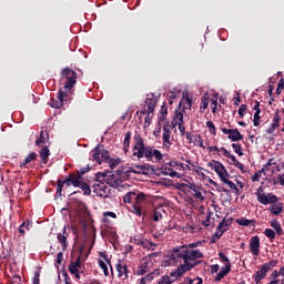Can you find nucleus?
Returning a JSON list of instances; mask_svg holds the SVG:
<instances>
[{"label":"nucleus","instance_id":"64","mask_svg":"<svg viewBox=\"0 0 284 284\" xmlns=\"http://www.w3.org/2000/svg\"><path fill=\"white\" fill-rule=\"evenodd\" d=\"M41 274L39 272H36L34 277H33V284H41L39 277Z\"/></svg>","mask_w":284,"mask_h":284},{"label":"nucleus","instance_id":"60","mask_svg":"<svg viewBox=\"0 0 284 284\" xmlns=\"http://www.w3.org/2000/svg\"><path fill=\"white\" fill-rule=\"evenodd\" d=\"M136 168V170H141L142 172L143 171H150V168H152V165H150V164H143V165H136L135 166Z\"/></svg>","mask_w":284,"mask_h":284},{"label":"nucleus","instance_id":"32","mask_svg":"<svg viewBox=\"0 0 284 284\" xmlns=\"http://www.w3.org/2000/svg\"><path fill=\"white\" fill-rule=\"evenodd\" d=\"M69 272L73 275V276H75V278H81V274L79 273V268H78V266H74V265H72V264H70L69 265Z\"/></svg>","mask_w":284,"mask_h":284},{"label":"nucleus","instance_id":"40","mask_svg":"<svg viewBox=\"0 0 284 284\" xmlns=\"http://www.w3.org/2000/svg\"><path fill=\"white\" fill-rule=\"evenodd\" d=\"M148 272H150V268H148V265L142 264L138 268V276H143V274H148Z\"/></svg>","mask_w":284,"mask_h":284},{"label":"nucleus","instance_id":"42","mask_svg":"<svg viewBox=\"0 0 284 284\" xmlns=\"http://www.w3.org/2000/svg\"><path fill=\"white\" fill-rule=\"evenodd\" d=\"M143 201H145V193L143 192L135 193V203H138L139 205L140 203H143Z\"/></svg>","mask_w":284,"mask_h":284},{"label":"nucleus","instance_id":"13","mask_svg":"<svg viewBox=\"0 0 284 284\" xmlns=\"http://www.w3.org/2000/svg\"><path fill=\"white\" fill-rule=\"evenodd\" d=\"M115 270L118 272V277L121 280V281H128V265L119 262L116 265H115Z\"/></svg>","mask_w":284,"mask_h":284},{"label":"nucleus","instance_id":"38","mask_svg":"<svg viewBox=\"0 0 284 284\" xmlns=\"http://www.w3.org/2000/svg\"><path fill=\"white\" fill-rule=\"evenodd\" d=\"M160 112H161L160 121H165V119L168 116V104L163 103Z\"/></svg>","mask_w":284,"mask_h":284},{"label":"nucleus","instance_id":"14","mask_svg":"<svg viewBox=\"0 0 284 284\" xmlns=\"http://www.w3.org/2000/svg\"><path fill=\"white\" fill-rule=\"evenodd\" d=\"M277 128H281V115H278V111L275 112L273 116V122L271 124V128L266 130V134H274Z\"/></svg>","mask_w":284,"mask_h":284},{"label":"nucleus","instance_id":"51","mask_svg":"<svg viewBox=\"0 0 284 284\" xmlns=\"http://www.w3.org/2000/svg\"><path fill=\"white\" fill-rule=\"evenodd\" d=\"M246 112H247V105L241 104V106L239 109V115L241 116V119H243L245 116Z\"/></svg>","mask_w":284,"mask_h":284},{"label":"nucleus","instance_id":"3","mask_svg":"<svg viewBox=\"0 0 284 284\" xmlns=\"http://www.w3.org/2000/svg\"><path fill=\"white\" fill-rule=\"evenodd\" d=\"M61 81L64 82L63 89L59 90L58 100H52L51 108H63V101H68V91L72 90L77 85V79L79 75L69 67L61 70Z\"/></svg>","mask_w":284,"mask_h":284},{"label":"nucleus","instance_id":"46","mask_svg":"<svg viewBox=\"0 0 284 284\" xmlns=\"http://www.w3.org/2000/svg\"><path fill=\"white\" fill-rule=\"evenodd\" d=\"M206 128H209V131L211 134L216 135V126L214 125V122L207 121L206 122Z\"/></svg>","mask_w":284,"mask_h":284},{"label":"nucleus","instance_id":"29","mask_svg":"<svg viewBox=\"0 0 284 284\" xmlns=\"http://www.w3.org/2000/svg\"><path fill=\"white\" fill-rule=\"evenodd\" d=\"M36 145L37 148H43V145H45V134L43 131L40 132V135L36 141Z\"/></svg>","mask_w":284,"mask_h":284},{"label":"nucleus","instance_id":"35","mask_svg":"<svg viewBox=\"0 0 284 284\" xmlns=\"http://www.w3.org/2000/svg\"><path fill=\"white\" fill-rule=\"evenodd\" d=\"M98 264H99V267L101 270H103L104 276H110V271L108 270V264H105V262H103L102 260H99Z\"/></svg>","mask_w":284,"mask_h":284},{"label":"nucleus","instance_id":"25","mask_svg":"<svg viewBox=\"0 0 284 284\" xmlns=\"http://www.w3.org/2000/svg\"><path fill=\"white\" fill-rule=\"evenodd\" d=\"M132 139V132H126L125 138H124V142H123V152L124 154H128V152H130V141Z\"/></svg>","mask_w":284,"mask_h":284},{"label":"nucleus","instance_id":"18","mask_svg":"<svg viewBox=\"0 0 284 284\" xmlns=\"http://www.w3.org/2000/svg\"><path fill=\"white\" fill-rule=\"evenodd\" d=\"M57 239L58 243L62 245V250H68V232H65V226L63 227V232L58 234Z\"/></svg>","mask_w":284,"mask_h":284},{"label":"nucleus","instance_id":"4","mask_svg":"<svg viewBox=\"0 0 284 284\" xmlns=\"http://www.w3.org/2000/svg\"><path fill=\"white\" fill-rule=\"evenodd\" d=\"M92 161L101 165L102 163H110V151H108L103 145L98 144L92 151Z\"/></svg>","mask_w":284,"mask_h":284},{"label":"nucleus","instance_id":"37","mask_svg":"<svg viewBox=\"0 0 284 284\" xmlns=\"http://www.w3.org/2000/svg\"><path fill=\"white\" fill-rule=\"evenodd\" d=\"M264 234L267 239H270V241H274V239H276V233L272 229H265Z\"/></svg>","mask_w":284,"mask_h":284},{"label":"nucleus","instance_id":"45","mask_svg":"<svg viewBox=\"0 0 284 284\" xmlns=\"http://www.w3.org/2000/svg\"><path fill=\"white\" fill-rule=\"evenodd\" d=\"M100 256L101 258H104L106 261L108 265H110L111 274H114V270L112 268V262L110 261V257H108V254L100 252Z\"/></svg>","mask_w":284,"mask_h":284},{"label":"nucleus","instance_id":"10","mask_svg":"<svg viewBox=\"0 0 284 284\" xmlns=\"http://www.w3.org/2000/svg\"><path fill=\"white\" fill-rule=\"evenodd\" d=\"M223 134H229L227 139L232 141L233 143L236 141H243V134L239 131V129H225L222 128Z\"/></svg>","mask_w":284,"mask_h":284},{"label":"nucleus","instance_id":"23","mask_svg":"<svg viewBox=\"0 0 284 284\" xmlns=\"http://www.w3.org/2000/svg\"><path fill=\"white\" fill-rule=\"evenodd\" d=\"M39 154L42 163H48V159L50 158V149H48V146H42Z\"/></svg>","mask_w":284,"mask_h":284},{"label":"nucleus","instance_id":"15","mask_svg":"<svg viewBox=\"0 0 284 284\" xmlns=\"http://www.w3.org/2000/svg\"><path fill=\"white\" fill-rule=\"evenodd\" d=\"M171 136H172V131H170V128L164 126L163 128L162 141H163V146L166 150H170V148L172 145V141H170Z\"/></svg>","mask_w":284,"mask_h":284},{"label":"nucleus","instance_id":"58","mask_svg":"<svg viewBox=\"0 0 284 284\" xmlns=\"http://www.w3.org/2000/svg\"><path fill=\"white\" fill-rule=\"evenodd\" d=\"M194 192H195L194 193L195 199H197L199 201H205V196H203V193H201V191H199V189L195 190Z\"/></svg>","mask_w":284,"mask_h":284},{"label":"nucleus","instance_id":"30","mask_svg":"<svg viewBox=\"0 0 284 284\" xmlns=\"http://www.w3.org/2000/svg\"><path fill=\"white\" fill-rule=\"evenodd\" d=\"M221 151L223 152V156H225V159H231V161H233V163L239 162V160H236V156L232 155V153H230V151H227V149L222 146Z\"/></svg>","mask_w":284,"mask_h":284},{"label":"nucleus","instance_id":"31","mask_svg":"<svg viewBox=\"0 0 284 284\" xmlns=\"http://www.w3.org/2000/svg\"><path fill=\"white\" fill-rule=\"evenodd\" d=\"M222 183H225L226 185H229V187L231 190H234L235 192H239V187L236 186V184L234 182H232V180L227 179V176H225L222 180Z\"/></svg>","mask_w":284,"mask_h":284},{"label":"nucleus","instance_id":"62","mask_svg":"<svg viewBox=\"0 0 284 284\" xmlns=\"http://www.w3.org/2000/svg\"><path fill=\"white\" fill-rule=\"evenodd\" d=\"M143 240L144 239L141 237V236H134L133 240H132V243H134V245H141Z\"/></svg>","mask_w":284,"mask_h":284},{"label":"nucleus","instance_id":"8","mask_svg":"<svg viewBox=\"0 0 284 284\" xmlns=\"http://www.w3.org/2000/svg\"><path fill=\"white\" fill-rule=\"evenodd\" d=\"M154 93H149L145 99V105L141 111V114H152L154 108H156V99H154Z\"/></svg>","mask_w":284,"mask_h":284},{"label":"nucleus","instance_id":"26","mask_svg":"<svg viewBox=\"0 0 284 284\" xmlns=\"http://www.w3.org/2000/svg\"><path fill=\"white\" fill-rule=\"evenodd\" d=\"M271 227H273V230H275L277 236L283 235V227L281 226V223L278 221L272 220Z\"/></svg>","mask_w":284,"mask_h":284},{"label":"nucleus","instance_id":"22","mask_svg":"<svg viewBox=\"0 0 284 284\" xmlns=\"http://www.w3.org/2000/svg\"><path fill=\"white\" fill-rule=\"evenodd\" d=\"M37 156L38 155L34 152L29 153L26 156L24 161L20 163V168H27L28 163H32V162L37 161Z\"/></svg>","mask_w":284,"mask_h":284},{"label":"nucleus","instance_id":"50","mask_svg":"<svg viewBox=\"0 0 284 284\" xmlns=\"http://www.w3.org/2000/svg\"><path fill=\"white\" fill-rule=\"evenodd\" d=\"M207 105H210V101L207 98V93H205L202 98L201 108H203V110H206Z\"/></svg>","mask_w":284,"mask_h":284},{"label":"nucleus","instance_id":"39","mask_svg":"<svg viewBox=\"0 0 284 284\" xmlns=\"http://www.w3.org/2000/svg\"><path fill=\"white\" fill-rule=\"evenodd\" d=\"M108 174L106 173H97L95 174V181L98 183H105Z\"/></svg>","mask_w":284,"mask_h":284},{"label":"nucleus","instance_id":"33","mask_svg":"<svg viewBox=\"0 0 284 284\" xmlns=\"http://www.w3.org/2000/svg\"><path fill=\"white\" fill-rule=\"evenodd\" d=\"M271 214H274V216H278L281 212H283V206L276 204L270 209Z\"/></svg>","mask_w":284,"mask_h":284},{"label":"nucleus","instance_id":"52","mask_svg":"<svg viewBox=\"0 0 284 284\" xmlns=\"http://www.w3.org/2000/svg\"><path fill=\"white\" fill-rule=\"evenodd\" d=\"M284 90V79H281L277 83V88H276V94H281Z\"/></svg>","mask_w":284,"mask_h":284},{"label":"nucleus","instance_id":"53","mask_svg":"<svg viewBox=\"0 0 284 284\" xmlns=\"http://www.w3.org/2000/svg\"><path fill=\"white\" fill-rule=\"evenodd\" d=\"M221 236H223V234H221V232L216 229V232L214 233V235L211 239V243H216V241L221 240Z\"/></svg>","mask_w":284,"mask_h":284},{"label":"nucleus","instance_id":"54","mask_svg":"<svg viewBox=\"0 0 284 284\" xmlns=\"http://www.w3.org/2000/svg\"><path fill=\"white\" fill-rule=\"evenodd\" d=\"M103 216L104 223H108V216H111V219H116V213L108 211L103 213Z\"/></svg>","mask_w":284,"mask_h":284},{"label":"nucleus","instance_id":"1","mask_svg":"<svg viewBox=\"0 0 284 284\" xmlns=\"http://www.w3.org/2000/svg\"><path fill=\"white\" fill-rule=\"evenodd\" d=\"M201 244V242H195L173 248L172 253L169 254L166 263L168 265H176L180 263V265L175 271L171 272V276L174 278H181L183 274L190 272V270H193L196 265H201V261L196 260L203 258V252H201V250H194Z\"/></svg>","mask_w":284,"mask_h":284},{"label":"nucleus","instance_id":"61","mask_svg":"<svg viewBox=\"0 0 284 284\" xmlns=\"http://www.w3.org/2000/svg\"><path fill=\"white\" fill-rule=\"evenodd\" d=\"M232 221H233V219L232 217H230V219H223L222 220V223L227 227V230H230V226L232 225Z\"/></svg>","mask_w":284,"mask_h":284},{"label":"nucleus","instance_id":"47","mask_svg":"<svg viewBox=\"0 0 284 284\" xmlns=\"http://www.w3.org/2000/svg\"><path fill=\"white\" fill-rule=\"evenodd\" d=\"M132 213L135 214L136 216H142L143 210L141 209V205H139V204L133 205Z\"/></svg>","mask_w":284,"mask_h":284},{"label":"nucleus","instance_id":"5","mask_svg":"<svg viewBox=\"0 0 284 284\" xmlns=\"http://www.w3.org/2000/svg\"><path fill=\"white\" fill-rule=\"evenodd\" d=\"M278 265V260H272L267 263H264L260 266V270L255 272V274L252 276L253 281L258 284L263 278L267 276V272H271L273 267H276Z\"/></svg>","mask_w":284,"mask_h":284},{"label":"nucleus","instance_id":"19","mask_svg":"<svg viewBox=\"0 0 284 284\" xmlns=\"http://www.w3.org/2000/svg\"><path fill=\"white\" fill-rule=\"evenodd\" d=\"M215 172L217 176L222 180L225 179V176H230V173H227V169H225V165L223 163H217V168L215 169Z\"/></svg>","mask_w":284,"mask_h":284},{"label":"nucleus","instance_id":"44","mask_svg":"<svg viewBox=\"0 0 284 284\" xmlns=\"http://www.w3.org/2000/svg\"><path fill=\"white\" fill-rule=\"evenodd\" d=\"M253 125H255V128L261 125V113H258V111L254 113Z\"/></svg>","mask_w":284,"mask_h":284},{"label":"nucleus","instance_id":"7","mask_svg":"<svg viewBox=\"0 0 284 284\" xmlns=\"http://www.w3.org/2000/svg\"><path fill=\"white\" fill-rule=\"evenodd\" d=\"M93 192L98 195L101 196L102 199H108L110 197V194H112V189H110V186H108L104 183H98L93 185Z\"/></svg>","mask_w":284,"mask_h":284},{"label":"nucleus","instance_id":"57","mask_svg":"<svg viewBox=\"0 0 284 284\" xmlns=\"http://www.w3.org/2000/svg\"><path fill=\"white\" fill-rule=\"evenodd\" d=\"M219 161L212 160V162L207 163V166L211 168V170H214V172H216V168H219Z\"/></svg>","mask_w":284,"mask_h":284},{"label":"nucleus","instance_id":"21","mask_svg":"<svg viewBox=\"0 0 284 284\" xmlns=\"http://www.w3.org/2000/svg\"><path fill=\"white\" fill-rule=\"evenodd\" d=\"M89 171L90 166H85L80 169L77 173H70L69 176H71V179L83 180V174H88Z\"/></svg>","mask_w":284,"mask_h":284},{"label":"nucleus","instance_id":"59","mask_svg":"<svg viewBox=\"0 0 284 284\" xmlns=\"http://www.w3.org/2000/svg\"><path fill=\"white\" fill-rule=\"evenodd\" d=\"M70 264L80 270L81 268V255H79L77 257V260L74 262H71Z\"/></svg>","mask_w":284,"mask_h":284},{"label":"nucleus","instance_id":"63","mask_svg":"<svg viewBox=\"0 0 284 284\" xmlns=\"http://www.w3.org/2000/svg\"><path fill=\"white\" fill-rule=\"evenodd\" d=\"M57 263L58 265H61L63 263V252H59L57 254Z\"/></svg>","mask_w":284,"mask_h":284},{"label":"nucleus","instance_id":"36","mask_svg":"<svg viewBox=\"0 0 284 284\" xmlns=\"http://www.w3.org/2000/svg\"><path fill=\"white\" fill-rule=\"evenodd\" d=\"M124 203H132V201H135V192H129L123 197Z\"/></svg>","mask_w":284,"mask_h":284},{"label":"nucleus","instance_id":"41","mask_svg":"<svg viewBox=\"0 0 284 284\" xmlns=\"http://www.w3.org/2000/svg\"><path fill=\"white\" fill-rule=\"evenodd\" d=\"M263 172H265V169H262V170L257 171V172L252 176L253 183H256V182L261 181V176H263Z\"/></svg>","mask_w":284,"mask_h":284},{"label":"nucleus","instance_id":"11","mask_svg":"<svg viewBox=\"0 0 284 284\" xmlns=\"http://www.w3.org/2000/svg\"><path fill=\"white\" fill-rule=\"evenodd\" d=\"M250 251L253 256L261 254V239L258 236H253L250 240Z\"/></svg>","mask_w":284,"mask_h":284},{"label":"nucleus","instance_id":"34","mask_svg":"<svg viewBox=\"0 0 284 284\" xmlns=\"http://www.w3.org/2000/svg\"><path fill=\"white\" fill-rule=\"evenodd\" d=\"M110 161L111 162H106L110 165L111 170H114L116 166L121 165V159H112V156H110Z\"/></svg>","mask_w":284,"mask_h":284},{"label":"nucleus","instance_id":"12","mask_svg":"<svg viewBox=\"0 0 284 284\" xmlns=\"http://www.w3.org/2000/svg\"><path fill=\"white\" fill-rule=\"evenodd\" d=\"M186 140L189 143H193V145H197V148H202V150H205V146L203 145V138L201 134H192V133H186Z\"/></svg>","mask_w":284,"mask_h":284},{"label":"nucleus","instance_id":"20","mask_svg":"<svg viewBox=\"0 0 284 284\" xmlns=\"http://www.w3.org/2000/svg\"><path fill=\"white\" fill-rule=\"evenodd\" d=\"M63 185H72V175H68L64 180H58V192H63Z\"/></svg>","mask_w":284,"mask_h":284},{"label":"nucleus","instance_id":"9","mask_svg":"<svg viewBox=\"0 0 284 284\" xmlns=\"http://www.w3.org/2000/svg\"><path fill=\"white\" fill-rule=\"evenodd\" d=\"M71 185H73V187H80V190L84 192L85 196H90V194H92V190L90 189V184H88L83 180H79V178L78 179H71Z\"/></svg>","mask_w":284,"mask_h":284},{"label":"nucleus","instance_id":"6","mask_svg":"<svg viewBox=\"0 0 284 284\" xmlns=\"http://www.w3.org/2000/svg\"><path fill=\"white\" fill-rule=\"evenodd\" d=\"M258 203L262 205H274V203H278V197L272 193L265 195V193L256 192Z\"/></svg>","mask_w":284,"mask_h":284},{"label":"nucleus","instance_id":"27","mask_svg":"<svg viewBox=\"0 0 284 284\" xmlns=\"http://www.w3.org/2000/svg\"><path fill=\"white\" fill-rule=\"evenodd\" d=\"M237 225H241L242 227H248V225H254L256 221L254 220H247L246 217H242L240 220H236Z\"/></svg>","mask_w":284,"mask_h":284},{"label":"nucleus","instance_id":"28","mask_svg":"<svg viewBox=\"0 0 284 284\" xmlns=\"http://www.w3.org/2000/svg\"><path fill=\"white\" fill-rule=\"evenodd\" d=\"M163 212H165V210H163L162 207H158L155 209L154 213H153V221L155 223H158V221L160 219H163Z\"/></svg>","mask_w":284,"mask_h":284},{"label":"nucleus","instance_id":"55","mask_svg":"<svg viewBox=\"0 0 284 284\" xmlns=\"http://www.w3.org/2000/svg\"><path fill=\"white\" fill-rule=\"evenodd\" d=\"M216 230H217V232H221V234H224L225 232H227L229 229L223 222H220Z\"/></svg>","mask_w":284,"mask_h":284},{"label":"nucleus","instance_id":"48","mask_svg":"<svg viewBox=\"0 0 284 284\" xmlns=\"http://www.w3.org/2000/svg\"><path fill=\"white\" fill-rule=\"evenodd\" d=\"M164 170L163 174H165V176H171L172 179L176 176V171H174V169L165 168Z\"/></svg>","mask_w":284,"mask_h":284},{"label":"nucleus","instance_id":"49","mask_svg":"<svg viewBox=\"0 0 284 284\" xmlns=\"http://www.w3.org/2000/svg\"><path fill=\"white\" fill-rule=\"evenodd\" d=\"M220 260L222 261V263H226V265H232V263L230 262V257L225 255V253L220 252L219 253Z\"/></svg>","mask_w":284,"mask_h":284},{"label":"nucleus","instance_id":"17","mask_svg":"<svg viewBox=\"0 0 284 284\" xmlns=\"http://www.w3.org/2000/svg\"><path fill=\"white\" fill-rule=\"evenodd\" d=\"M232 272V264H225L215 276V282L219 283L222 278L227 276V273Z\"/></svg>","mask_w":284,"mask_h":284},{"label":"nucleus","instance_id":"56","mask_svg":"<svg viewBox=\"0 0 284 284\" xmlns=\"http://www.w3.org/2000/svg\"><path fill=\"white\" fill-rule=\"evenodd\" d=\"M179 125V131L181 136H185V139H187V133H190V131H185V126L183 124H176Z\"/></svg>","mask_w":284,"mask_h":284},{"label":"nucleus","instance_id":"2","mask_svg":"<svg viewBox=\"0 0 284 284\" xmlns=\"http://www.w3.org/2000/svg\"><path fill=\"white\" fill-rule=\"evenodd\" d=\"M134 146H133V159H138V161H141V159H146V161H154L155 163H161L163 161V153L159 151V149H155L154 146L145 145V142L143 141V136L141 134L135 133L134 135Z\"/></svg>","mask_w":284,"mask_h":284},{"label":"nucleus","instance_id":"24","mask_svg":"<svg viewBox=\"0 0 284 284\" xmlns=\"http://www.w3.org/2000/svg\"><path fill=\"white\" fill-rule=\"evenodd\" d=\"M109 187H114V190H116V187H119V180L116 179L115 175H111L109 178H106L105 182H104Z\"/></svg>","mask_w":284,"mask_h":284},{"label":"nucleus","instance_id":"43","mask_svg":"<svg viewBox=\"0 0 284 284\" xmlns=\"http://www.w3.org/2000/svg\"><path fill=\"white\" fill-rule=\"evenodd\" d=\"M232 148H233L235 154H237V156H243V150L241 149V144L233 143Z\"/></svg>","mask_w":284,"mask_h":284},{"label":"nucleus","instance_id":"16","mask_svg":"<svg viewBox=\"0 0 284 284\" xmlns=\"http://www.w3.org/2000/svg\"><path fill=\"white\" fill-rule=\"evenodd\" d=\"M185 112V109H175L174 115H173V125H181L183 124V113Z\"/></svg>","mask_w":284,"mask_h":284}]
</instances>
